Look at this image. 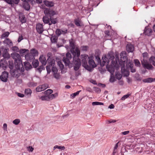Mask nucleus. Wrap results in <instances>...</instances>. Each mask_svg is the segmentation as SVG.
Returning <instances> with one entry per match:
<instances>
[{
    "instance_id": "obj_14",
    "label": "nucleus",
    "mask_w": 155,
    "mask_h": 155,
    "mask_svg": "<svg viewBox=\"0 0 155 155\" xmlns=\"http://www.w3.org/2000/svg\"><path fill=\"white\" fill-rule=\"evenodd\" d=\"M126 50L128 52H132L134 50V46L130 44H127L126 46Z\"/></svg>"
},
{
    "instance_id": "obj_63",
    "label": "nucleus",
    "mask_w": 155,
    "mask_h": 155,
    "mask_svg": "<svg viewBox=\"0 0 155 155\" xmlns=\"http://www.w3.org/2000/svg\"><path fill=\"white\" fill-rule=\"evenodd\" d=\"M23 39V37L22 35L20 36L18 38V42H20Z\"/></svg>"
},
{
    "instance_id": "obj_57",
    "label": "nucleus",
    "mask_w": 155,
    "mask_h": 155,
    "mask_svg": "<svg viewBox=\"0 0 155 155\" xmlns=\"http://www.w3.org/2000/svg\"><path fill=\"white\" fill-rule=\"evenodd\" d=\"M20 0H12V4L13 3H14L15 4H17L19 2Z\"/></svg>"
},
{
    "instance_id": "obj_23",
    "label": "nucleus",
    "mask_w": 155,
    "mask_h": 155,
    "mask_svg": "<svg viewBox=\"0 0 155 155\" xmlns=\"http://www.w3.org/2000/svg\"><path fill=\"white\" fill-rule=\"evenodd\" d=\"M88 63L93 68L96 67L97 66L94 61L92 59H89Z\"/></svg>"
},
{
    "instance_id": "obj_13",
    "label": "nucleus",
    "mask_w": 155,
    "mask_h": 155,
    "mask_svg": "<svg viewBox=\"0 0 155 155\" xmlns=\"http://www.w3.org/2000/svg\"><path fill=\"white\" fill-rule=\"evenodd\" d=\"M141 63L143 67L148 69H151L153 68L151 64H150L147 62H145V61H141Z\"/></svg>"
},
{
    "instance_id": "obj_12",
    "label": "nucleus",
    "mask_w": 155,
    "mask_h": 155,
    "mask_svg": "<svg viewBox=\"0 0 155 155\" xmlns=\"http://www.w3.org/2000/svg\"><path fill=\"white\" fill-rule=\"evenodd\" d=\"M43 2L46 6L49 8L54 6V2L48 0H44Z\"/></svg>"
},
{
    "instance_id": "obj_54",
    "label": "nucleus",
    "mask_w": 155,
    "mask_h": 155,
    "mask_svg": "<svg viewBox=\"0 0 155 155\" xmlns=\"http://www.w3.org/2000/svg\"><path fill=\"white\" fill-rule=\"evenodd\" d=\"M27 150L29 152H32L34 150V148L31 146L27 147Z\"/></svg>"
},
{
    "instance_id": "obj_41",
    "label": "nucleus",
    "mask_w": 155,
    "mask_h": 155,
    "mask_svg": "<svg viewBox=\"0 0 155 155\" xmlns=\"http://www.w3.org/2000/svg\"><path fill=\"white\" fill-rule=\"evenodd\" d=\"M53 76L56 79H59L60 78V75L57 73L53 74Z\"/></svg>"
},
{
    "instance_id": "obj_48",
    "label": "nucleus",
    "mask_w": 155,
    "mask_h": 155,
    "mask_svg": "<svg viewBox=\"0 0 155 155\" xmlns=\"http://www.w3.org/2000/svg\"><path fill=\"white\" fill-rule=\"evenodd\" d=\"M56 33L58 36H59L61 34V29H57L55 31Z\"/></svg>"
},
{
    "instance_id": "obj_58",
    "label": "nucleus",
    "mask_w": 155,
    "mask_h": 155,
    "mask_svg": "<svg viewBox=\"0 0 155 155\" xmlns=\"http://www.w3.org/2000/svg\"><path fill=\"white\" fill-rule=\"evenodd\" d=\"M16 94L17 95L20 97H23L24 96V95L23 94H21L19 93H17Z\"/></svg>"
},
{
    "instance_id": "obj_22",
    "label": "nucleus",
    "mask_w": 155,
    "mask_h": 155,
    "mask_svg": "<svg viewBox=\"0 0 155 155\" xmlns=\"http://www.w3.org/2000/svg\"><path fill=\"white\" fill-rule=\"evenodd\" d=\"M3 42L10 46L12 45L13 43L12 41L9 38H6L4 41Z\"/></svg>"
},
{
    "instance_id": "obj_51",
    "label": "nucleus",
    "mask_w": 155,
    "mask_h": 155,
    "mask_svg": "<svg viewBox=\"0 0 155 155\" xmlns=\"http://www.w3.org/2000/svg\"><path fill=\"white\" fill-rule=\"evenodd\" d=\"M58 95V94L57 93H55V94H51V95H50V98H54L55 97H57Z\"/></svg>"
},
{
    "instance_id": "obj_62",
    "label": "nucleus",
    "mask_w": 155,
    "mask_h": 155,
    "mask_svg": "<svg viewBox=\"0 0 155 155\" xmlns=\"http://www.w3.org/2000/svg\"><path fill=\"white\" fill-rule=\"evenodd\" d=\"M67 30L66 29L64 30H62L61 29V34H64L67 33Z\"/></svg>"
},
{
    "instance_id": "obj_1",
    "label": "nucleus",
    "mask_w": 155,
    "mask_h": 155,
    "mask_svg": "<svg viewBox=\"0 0 155 155\" xmlns=\"http://www.w3.org/2000/svg\"><path fill=\"white\" fill-rule=\"evenodd\" d=\"M11 56L15 60V65L17 69H19L20 68L23 67L21 56L18 53H12L11 54Z\"/></svg>"
},
{
    "instance_id": "obj_31",
    "label": "nucleus",
    "mask_w": 155,
    "mask_h": 155,
    "mask_svg": "<svg viewBox=\"0 0 155 155\" xmlns=\"http://www.w3.org/2000/svg\"><path fill=\"white\" fill-rule=\"evenodd\" d=\"M52 92L53 91L52 90L50 89H49L45 91L44 93V94L46 95L50 96V94H51Z\"/></svg>"
},
{
    "instance_id": "obj_53",
    "label": "nucleus",
    "mask_w": 155,
    "mask_h": 155,
    "mask_svg": "<svg viewBox=\"0 0 155 155\" xmlns=\"http://www.w3.org/2000/svg\"><path fill=\"white\" fill-rule=\"evenodd\" d=\"M51 40L52 43H55L56 42L57 39L54 37H52L51 38Z\"/></svg>"
},
{
    "instance_id": "obj_10",
    "label": "nucleus",
    "mask_w": 155,
    "mask_h": 155,
    "mask_svg": "<svg viewBox=\"0 0 155 155\" xmlns=\"http://www.w3.org/2000/svg\"><path fill=\"white\" fill-rule=\"evenodd\" d=\"M36 29L38 33H42L44 31L42 24L40 23L36 25Z\"/></svg>"
},
{
    "instance_id": "obj_17",
    "label": "nucleus",
    "mask_w": 155,
    "mask_h": 155,
    "mask_svg": "<svg viewBox=\"0 0 155 155\" xmlns=\"http://www.w3.org/2000/svg\"><path fill=\"white\" fill-rule=\"evenodd\" d=\"M152 32V30L150 28H147L145 27L144 31V34L148 36H150L151 35V33Z\"/></svg>"
},
{
    "instance_id": "obj_20",
    "label": "nucleus",
    "mask_w": 155,
    "mask_h": 155,
    "mask_svg": "<svg viewBox=\"0 0 155 155\" xmlns=\"http://www.w3.org/2000/svg\"><path fill=\"white\" fill-rule=\"evenodd\" d=\"M25 57L26 60L27 61H30L34 59L33 55L30 53L25 55Z\"/></svg>"
},
{
    "instance_id": "obj_27",
    "label": "nucleus",
    "mask_w": 155,
    "mask_h": 155,
    "mask_svg": "<svg viewBox=\"0 0 155 155\" xmlns=\"http://www.w3.org/2000/svg\"><path fill=\"white\" fill-rule=\"evenodd\" d=\"M56 149H58L61 150H64L65 149L64 146H59L58 145H55L53 147V150H55Z\"/></svg>"
},
{
    "instance_id": "obj_2",
    "label": "nucleus",
    "mask_w": 155,
    "mask_h": 155,
    "mask_svg": "<svg viewBox=\"0 0 155 155\" xmlns=\"http://www.w3.org/2000/svg\"><path fill=\"white\" fill-rule=\"evenodd\" d=\"M70 48L71 52L74 56H77L78 51L76 49L77 48L80 53V51L77 46L75 45V41L72 39L69 40Z\"/></svg>"
},
{
    "instance_id": "obj_55",
    "label": "nucleus",
    "mask_w": 155,
    "mask_h": 155,
    "mask_svg": "<svg viewBox=\"0 0 155 155\" xmlns=\"http://www.w3.org/2000/svg\"><path fill=\"white\" fill-rule=\"evenodd\" d=\"M80 91H78L75 93H74L71 94V96L73 97V98H74L75 96L79 94V92Z\"/></svg>"
},
{
    "instance_id": "obj_26",
    "label": "nucleus",
    "mask_w": 155,
    "mask_h": 155,
    "mask_svg": "<svg viewBox=\"0 0 155 155\" xmlns=\"http://www.w3.org/2000/svg\"><path fill=\"white\" fill-rule=\"evenodd\" d=\"M74 22L75 24L78 26H81V21L80 19L79 18L76 19L74 20Z\"/></svg>"
},
{
    "instance_id": "obj_3",
    "label": "nucleus",
    "mask_w": 155,
    "mask_h": 155,
    "mask_svg": "<svg viewBox=\"0 0 155 155\" xmlns=\"http://www.w3.org/2000/svg\"><path fill=\"white\" fill-rule=\"evenodd\" d=\"M76 50L78 51L77 56H74L73 57V62L75 65V66H74V69L76 71L79 69L81 64V61L79 58L80 53H79L77 48Z\"/></svg>"
},
{
    "instance_id": "obj_4",
    "label": "nucleus",
    "mask_w": 155,
    "mask_h": 155,
    "mask_svg": "<svg viewBox=\"0 0 155 155\" xmlns=\"http://www.w3.org/2000/svg\"><path fill=\"white\" fill-rule=\"evenodd\" d=\"M114 58V56L111 53H108L107 54L103 57L102 60L104 63L108 64L110 60H112Z\"/></svg>"
},
{
    "instance_id": "obj_9",
    "label": "nucleus",
    "mask_w": 155,
    "mask_h": 155,
    "mask_svg": "<svg viewBox=\"0 0 155 155\" xmlns=\"http://www.w3.org/2000/svg\"><path fill=\"white\" fill-rule=\"evenodd\" d=\"M48 86L47 84H45L40 85L37 87L36 89V91L37 92H41L44 91L48 87Z\"/></svg>"
},
{
    "instance_id": "obj_45",
    "label": "nucleus",
    "mask_w": 155,
    "mask_h": 155,
    "mask_svg": "<svg viewBox=\"0 0 155 155\" xmlns=\"http://www.w3.org/2000/svg\"><path fill=\"white\" fill-rule=\"evenodd\" d=\"M58 64L61 70L63 69L64 67V66L61 62L58 61Z\"/></svg>"
},
{
    "instance_id": "obj_19",
    "label": "nucleus",
    "mask_w": 155,
    "mask_h": 155,
    "mask_svg": "<svg viewBox=\"0 0 155 155\" xmlns=\"http://www.w3.org/2000/svg\"><path fill=\"white\" fill-rule=\"evenodd\" d=\"M133 66V64L131 62H129L128 64H127L126 65V66L127 67V68H130V71L131 72H132V73H134L136 71V70L135 69L132 68Z\"/></svg>"
},
{
    "instance_id": "obj_37",
    "label": "nucleus",
    "mask_w": 155,
    "mask_h": 155,
    "mask_svg": "<svg viewBox=\"0 0 155 155\" xmlns=\"http://www.w3.org/2000/svg\"><path fill=\"white\" fill-rule=\"evenodd\" d=\"M25 93L27 95H31L32 93V91L30 89L27 88L25 89Z\"/></svg>"
},
{
    "instance_id": "obj_49",
    "label": "nucleus",
    "mask_w": 155,
    "mask_h": 155,
    "mask_svg": "<svg viewBox=\"0 0 155 155\" xmlns=\"http://www.w3.org/2000/svg\"><path fill=\"white\" fill-rule=\"evenodd\" d=\"M12 51L18 52L19 51V49L18 47L14 46L12 48Z\"/></svg>"
},
{
    "instance_id": "obj_59",
    "label": "nucleus",
    "mask_w": 155,
    "mask_h": 155,
    "mask_svg": "<svg viewBox=\"0 0 155 155\" xmlns=\"http://www.w3.org/2000/svg\"><path fill=\"white\" fill-rule=\"evenodd\" d=\"M148 56V54L147 52H145L143 53V56L144 58V59H145L146 58V57H147ZM143 61H144V59H143Z\"/></svg>"
},
{
    "instance_id": "obj_35",
    "label": "nucleus",
    "mask_w": 155,
    "mask_h": 155,
    "mask_svg": "<svg viewBox=\"0 0 155 155\" xmlns=\"http://www.w3.org/2000/svg\"><path fill=\"white\" fill-rule=\"evenodd\" d=\"M19 17L20 20L22 23L25 22L26 20L24 15L21 16L20 15Z\"/></svg>"
},
{
    "instance_id": "obj_52",
    "label": "nucleus",
    "mask_w": 155,
    "mask_h": 155,
    "mask_svg": "<svg viewBox=\"0 0 155 155\" xmlns=\"http://www.w3.org/2000/svg\"><path fill=\"white\" fill-rule=\"evenodd\" d=\"M52 71L53 74L57 73L58 70L57 68L54 67H52Z\"/></svg>"
},
{
    "instance_id": "obj_24",
    "label": "nucleus",
    "mask_w": 155,
    "mask_h": 155,
    "mask_svg": "<svg viewBox=\"0 0 155 155\" xmlns=\"http://www.w3.org/2000/svg\"><path fill=\"white\" fill-rule=\"evenodd\" d=\"M30 53L33 55V57H34L35 56L38 55V53L37 50L33 49L31 50Z\"/></svg>"
},
{
    "instance_id": "obj_8",
    "label": "nucleus",
    "mask_w": 155,
    "mask_h": 155,
    "mask_svg": "<svg viewBox=\"0 0 155 155\" xmlns=\"http://www.w3.org/2000/svg\"><path fill=\"white\" fill-rule=\"evenodd\" d=\"M8 75V72L6 71L3 72L2 75L0 76L1 80L4 82H7Z\"/></svg>"
},
{
    "instance_id": "obj_46",
    "label": "nucleus",
    "mask_w": 155,
    "mask_h": 155,
    "mask_svg": "<svg viewBox=\"0 0 155 155\" xmlns=\"http://www.w3.org/2000/svg\"><path fill=\"white\" fill-rule=\"evenodd\" d=\"M130 94H127L123 96L121 98V100L122 101H124L126 99L128 98L130 96Z\"/></svg>"
},
{
    "instance_id": "obj_28",
    "label": "nucleus",
    "mask_w": 155,
    "mask_h": 155,
    "mask_svg": "<svg viewBox=\"0 0 155 155\" xmlns=\"http://www.w3.org/2000/svg\"><path fill=\"white\" fill-rule=\"evenodd\" d=\"M43 21L45 24L49 23L50 21L49 18L46 16H44L43 17Z\"/></svg>"
},
{
    "instance_id": "obj_44",
    "label": "nucleus",
    "mask_w": 155,
    "mask_h": 155,
    "mask_svg": "<svg viewBox=\"0 0 155 155\" xmlns=\"http://www.w3.org/2000/svg\"><path fill=\"white\" fill-rule=\"evenodd\" d=\"M134 62L135 65L137 66H139L140 65V63L138 60L135 59L134 60Z\"/></svg>"
},
{
    "instance_id": "obj_56",
    "label": "nucleus",
    "mask_w": 155,
    "mask_h": 155,
    "mask_svg": "<svg viewBox=\"0 0 155 155\" xmlns=\"http://www.w3.org/2000/svg\"><path fill=\"white\" fill-rule=\"evenodd\" d=\"M7 3L10 5H12V0H3Z\"/></svg>"
},
{
    "instance_id": "obj_50",
    "label": "nucleus",
    "mask_w": 155,
    "mask_h": 155,
    "mask_svg": "<svg viewBox=\"0 0 155 155\" xmlns=\"http://www.w3.org/2000/svg\"><path fill=\"white\" fill-rule=\"evenodd\" d=\"M88 48V47L87 46H82L81 47V49L83 51H86Z\"/></svg>"
},
{
    "instance_id": "obj_5",
    "label": "nucleus",
    "mask_w": 155,
    "mask_h": 155,
    "mask_svg": "<svg viewBox=\"0 0 155 155\" xmlns=\"http://www.w3.org/2000/svg\"><path fill=\"white\" fill-rule=\"evenodd\" d=\"M117 65L116 62L114 61H112L111 65H107L106 68L107 70L111 74H113L115 68Z\"/></svg>"
},
{
    "instance_id": "obj_25",
    "label": "nucleus",
    "mask_w": 155,
    "mask_h": 155,
    "mask_svg": "<svg viewBox=\"0 0 155 155\" xmlns=\"http://www.w3.org/2000/svg\"><path fill=\"white\" fill-rule=\"evenodd\" d=\"M32 64L34 68H36L38 66L39 62L38 60H35L33 61Z\"/></svg>"
},
{
    "instance_id": "obj_33",
    "label": "nucleus",
    "mask_w": 155,
    "mask_h": 155,
    "mask_svg": "<svg viewBox=\"0 0 155 155\" xmlns=\"http://www.w3.org/2000/svg\"><path fill=\"white\" fill-rule=\"evenodd\" d=\"M24 8L27 10H28L30 8V6L28 2L25 3L23 5Z\"/></svg>"
},
{
    "instance_id": "obj_32",
    "label": "nucleus",
    "mask_w": 155,
    "mask_h": 155,
    "mask_svg": "<svg viewBox=\"0 0 155 155\" xmlns=\"http://www.w3.org/2000/svg\"><path fill=\"white\" fill-rule=\"evenodd\" d=\"M48 61L51 65V66L54 65L55 63V61L54 60L51 59L50 58H49L48 59Z\"/></svg>"
},
{
    "instance_id": "obj_29",
    "label": "nucleus",
    "mask_w": 155,
    "mask_h": 155,
    "mask_svg": "<svg viewBox=\"0 0 155 155\" xmlns=\"http://www.w3.org/2000/svg\"><path fill=\"white\" fill-rule=\"evenodd\" d=\"M119 143V142H117L115 145V146L114 147V150L113 151L112 153L113 155H115V154L117 152V148L118 145V143Z\"/></svg>"
},
{
    "instance_id": "obj_36",
    "label": "nucleus",
    "mask_w": 155,
    "mask_h": 155,
    "mask_svg": "<svg viewBox=\"0 0 155 155\" xmlns=\"http://www.w3.org/2000/svg\"><path fill=\"white\" fill-rule=\"evenodd\" d=\"M116 78L119 80H120L122 77V75L118 72H116L115 74Z\"/></svg>"
},
{
    "instance_id": "obj_60",
    "label": "nucleus",
    "mask_w": 155,
    "mask_h": 155,
    "mask_svg": "<svg viewBox=\"0 0 155 155\" xmlns=\"http://www.w3.org/2000/svg\"><path fill=\"white\" fill-rule=\"evenodd\" d=\"M28 50L25 49H22L20 50L19 52L20 54L24 53L26 52Z\"/></svg>"
},
{
    "instance_id": "obj_43",
    "label": "nucleus",
    "mask_w": 155,
    "mask_h": 155,
    "mask_svg": "<svg viewBox=\"0 0 155 155\" xmlns=\"http://www.w3.org/2000/svg\"><path fill=\"white\" fill-rule=\"evenodd\" d=\"M50 9L49 8H45L44 11V13L46 15H49L50 12Z\"/></svg>"
},
{
    "instance_id": "obj_21",
    "label": "nucleus",
    "mask_w": 155,
    "mask_h": 155,
    "mask_svg": "<svg viewBox=\"0 0 155 155\" xmlns=\"http://www.w3.org/2000/svg\"><path fill=\"white\" fill-rule=\"evenodd\" d=\"M154 81H155V78H148L143 80V81L144 83H151Z\"/></svg>"
},
{
    "instance_id": "obj_64",
    "label": "nucleus",
    "mask_w": 155,
    "mask_h": 155,
    "mask_svg": "<svg viewBox=\"0 0 155 155\" xmlns=\"http://www.w3.org/2000/svg\"><path fill=\"white\" fill-rule=\"evenodd\" d=\"M46 69L47 71V72L48 74H49L51 71L50 68L49 66H47Z\"/></svg>"
},
{
    "instance_id": "obj_42",
    "label": "nucleus",
    "mask_w": 155,
    "mask_h": 155,
    "mask_svg": "<svg viewBox=\"0 0 155 155\" xmlns=\"http://www.w3.org/2000/svg\"><path fill=\"white\" fill-rule=\"evenodd\" d=\"M9 34L8 32H6L4 33L2 35V38L7 37Z\"/></svg>"
},
{
    "instance_id": "obj_30",
    "label": "nucleus",
    "mask_w": 155,
    "mask_h": 155,
    "mask_svg": "<svg viewBox=\"0 0 155 155\" xmlns=\"http://www.w3.org/2000/svg\"><path fill=\"white\" fill-rule=\"evenodd\" d=\"M149 61L155 66V57H151L149 59Z\"/></svg>"
},
{
    "instance_id": "obj_11",
    "label": "nucleus",
    "mask_w": 155,
    "mask_h": 155,
    "mask_svg": "<svg viewBox=\"0 0 155 155\" xmlns=\"http://www.w3.org/2000/svg\"><path fill=\"white\" fill-rule=\"evenodd\" d=\"M120 60L123 62H125L127 59V53L125 51H122L120 53Z\"/></svg>"
},
{
    "instance_id": "obj_16",
    "label": "nucleus",
    "mask_w": 155,
    "mask_h": 155,
    "mask_svg": "<svg viewBox=\"0 0 155 155\" xmlns=\"http://www.w3.org/2000/svg\"><path fill=\"white\" fill-rule=\"evenodd\" d=\"M24 67L26 70L28 71L32 68V66L30 63L27 62L24 63Z\"/></svg>"
},
{
    "instance_id": "obj_6",
    "label": "nucleus",
    "mask_w": 155,
    "mask_h": 155,
    "mask_svg": "<svg viewBox=\"0 0 155 155\" xmlns=\"http://www.w3.org/2000/svg\"><path fill=\"white\" fill-rule=\"evenodd\" d=\"M82 65L83 67L86 69L88 67L87 64L88 56L86 54L81 55Z\"/></svg>"
},
{
    "instance_id": "obj_7",
    "label": "nucleus",
    "mask_w": 155,
    "mask_h": 155,
    "mask_svg": "<svg viewBox=\"0 0 155 155\" xmlns=\"http://www.w3.org/2000/svg\"><path fill=\"white\" fill-rule=\"evenodd\" d=\"M71 59V56L70 53L68 52L66 53V57H64L63 58V61L64 63L66 66L68 65L70 63L69 60Z\"/></svg>"
},
{
    "instance_id": "obj_18",
    "label": "nucleus",
    "mask_w": 155,
    "mask_h": 155,
    "mask_svg": "<svg viewBox=\"0 0 155 155\" xmlns=\"http://www.w3.org/2000/svg\"><path fill=\"white\" fill-rule=\"evenodd\" d=\"M39 60L42 65H45L46 64V61L45 57L43 55L40 56Z\"/></svg>"
},
{
    "instance_id": "obj_39",
    "label": "nucleus",
    "mask_w": 155,
    "mask_h": 155,
    "mask_svg": "<svg viewBox=\"0 0 155 155\" xmlns=\"http://www.w3.org/2000/svg\"><path fill=\"white\" fill-rule=\"evenodd\" d=\"M20 122V120L19 119H16L13 120L12 122L15 125H18Z\"/></svg>"
},
{
    "instance_id": "obj_38",
    "label": "nucleus",
    "mask_w": 155,
    "mask_h": 155,
    "mask_svg": "<svg viewBox=\"0 0 155 155\" xmlns=\"http://www.w3.org/2000/svg\"><path fill=\"white\" fill-rule=\"evenodd\" d=\"M50 21L51 23H49V25H51L52 24H55L56 23V19L53 18L51 17H50Z\"/></svg>"
},
{
    "instance_id": "obj_34",
    "label": "nucleus",
    "mask_w": 155,
    "mask_h": 155,
    "mask_svg": "<svg viewBox=\"0 0 155 155\" xmlns=\"http://www.w3.org/2000/svg\"><path fill=\"white\" fill-rule=\"evenodd\" d=\"M92 104L93 106L104 105L103 103L97 101L93 102H92Z\"/></svg>"
},
{
    "instance_id": "obj_15",
    "label": "nucleus",
    "mask_w": 155,
    "mask_h": 155,
    "mask_svg": "<svg viewBox=\"0 0 155 155\" xmlns=\"http://www.w3.org/2000/svg\"><path fill=\"white\" fill-rule=\"evenodd\" d=\"M38 99H41L42 101H49L50 99V97L48 95H44L42 96H38Z\"/></svg>"
},
{
    "instance_id": "obj_47",
    "label": "nucleus",
    "mask_w": 155,
    "mask_h": 155,
    "mask_svg": "<svg viewBox=\"0 0 155 155\" xmlns=\"http://www.w3.org/2000/svg\"><path fill=\"white\" fill-rule=\"evenodd\" d=\"M56 14V13L54 11L51 10H50V12H49V15L50 16V17H51L52 16Z\"/></svg>"
},
{
    "instance_id": "obj_61",
    "label": "nucleus",
    "mask_w": 155,
    "mask_h": 155,
    "mask_svg": "<svg viewBox=\"0 0 155 155\" xmlns=\"http://www.w3.org/2000/svg\"><path fill=\"white\" fill-rule=\"evenodd\" d=\"M129 131H127L121 132V134L124 135H126L128 134L129 133Z\"/></svg>"
},
{
    "instance_id": "obj_40",
    "label": "nucleus",
    "mask_w": 155,
    "mask_h": 155,
    "mask_svg": "<svg viewBox=\"0 0 155 155\" xmlns=\"http://www.w3.org/2000/svg\"><path fill=\"white\" fill-rule=\"evenodd\" d=\"M115 80V78L113 74L111 75L110 78L109 79V81L111 83L114 82Z\"/></svg>"
}]
</instances>
